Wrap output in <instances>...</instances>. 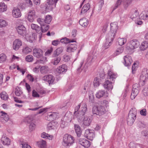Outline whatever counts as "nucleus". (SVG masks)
Returning a JSON list of instances; mask_svg holds the SVG:
<instances>
[{
	"label": "nucleus",
	"instance_id": "39448f33",
	"mask_svg": "<svg viewBox=\"0 0 148 148\" xmlns=\"http://www.w3.org/2000/svg\"><path fill=\"white\" fill-rule=\"evenodd\" d=\"M116 34L109 31L106 37V42L105 43V46H110L111 45L115 36Z\"/></svg>",
	"mask_w": 148,
	"mask_h": 148
},
{
	"label": "nucleus",
	"instance_id": "774afa93",
	"mask_svg": "<svg viewBox=\"0 0 148 148\" xmlns=\"http://www.w3.org/2000/svg\"><path fill=\"white\" fill-rule=\"evenodd\" d=\"M21 145H22V148H32L31 147L26 143H23Z\"/></svg>",
	"mask_w": 148,
	"mask_h": 148
},
{
	"label": "nucleus",
	"instance_id": "b1692460",
	"mask_svg": "<svg viewBox=\"0 0 148 148\" xmlns=\"http://www.w3.org/2000/svg\"><path fill=\"white\" fill-rule=\"evenodd\" d=\"M60 42L62 44H67L70 42H75L76 41L74 39L71 40L66 37H64L60 40Z\"/></svg>",
	"mask_w": 148,
	"mask_h": 148
},
{
	"label": "nucleus",
	"instance_id": "2eb2a0df",
	"mask_svg": "<svg viewBox=\"0 0 148 148\" xmlns=\"http://www.w3.org/2000/svg\"><path fill=\"white\" fill-rule=\"evenodd\" d=\"M0 113H1V118L2 122L3 123L7 122L9 119V116L7 113L3 111H1Z\"/></svg>",
	"mask_w": 148,
	"mask_h": 148
},
{
	"label": "nucleus",
	"instance_id": "f03ea898",
	"mask_svg": "<svg viewBox=\"0 0 148 148\" xmlns=\"http://www.w3.org/2000/svg\"><path fill=\"white\" fill-rule=\"evenodd\" d=\"M136 110L135 108H132L130 111L127 118V124L131 125L133 124L136 118Z\"/></svg>",
	"mask_w": 148,
	"mask_h": 148
},
{
	"label": "nucleus",
	"instance_id": "69168bd1",
	"mask_svg": "<svg viewBox=\"0 0 148 148\" xmlns=\"http://www.w3.org/2000/svg\"><path fill=\"white\" fill-rule=\"evenodd\" d=\"M56 114L54 113H50V114H48V118H49V120H52L54 118V116Z\"/></svg>",
	"mask_w": 148,
	"mask_h": 148
},
{
	"label": "nucleus",
	"instance_id": "412c9836",
	"mask_svg": "<svg viewBox=\"0 0 148 148\" xmlns=\"http://www.w3.org/2000/svg\"><path fill=\"white\" fill-rule=\"evenodd\" d=\"M33 52L34 56L37 58L41 57L42 54V51L40 49H34Z\"/></svg>",
	"mask_w": 148,
	"mask_h": 148
},
{
	"label": "nucleus",
	"instance_id": "423d86ee",
	"mask_svg": "<svg viewBox=\"0 0 148 148\" xmlns=\"http://www.w3.org/2000/svg\"><path fill=\"white\" fill-rule=\"evenodd\" d=\"M148 78V69H144L142 71L140 79V82H141L143 83L142 85H144V83L147 80Z\"/></svg>",
	"mask_w": 148,
	"mask_h": 148
},
{
	"label": "nucleus",
	"instance_id": "1a4fd4ad",
	"mask_svg": "<svg viewBox=\"0 0 148 148\" xmlns=\"http://www.w3.org/2000/svg\"><path fill=\"white\" fill-rule=\"evenodd\" d=\"M79 143L85 148H88L90 145V141L85 138H81L78 140Z\"/></svg>",
	"mask_w": 148,
	"mask_h": 148
},
{
	"label": "nucleus",
	"instance_id": "e433bc0d",
	"mask_svg": "<svg viewBox=\"0 0 148 148\" xmlns=\"http://www.w3.org/2000/svg\"><path fill=\"white\" fill-rule=\"evenodd\" d=\"M135 48L134 47H126L125 52L126 53L131 54L134 52Z\"/></svg>",
	"mask_w": 148,
	"mask_h": 148
},
{
	"label": "nucleus",
	"instance_id": "a211bd4d",
	"mask_svg": "<svg viewBox=\"0 0 148 148\" xmlns=\"http://www.w3.org/2000/svg\"><path fill=\"white\" fill-rule=\"evenodd\" d=\"M25 36L27 40L29 41L30 42H34L36 39L35 34L34 33L30 34H27Z\"/></svg>",
	"mask_w": 148,
	"mask_h": 148
},
{
	"label": "nucleus",
	"instance_id": "de8ad7c7",
	"mask_svg": "<svg viewBox=\"0 0 148 148\" xmlns=\"http://www.w3.org/2000/svg\"><path fill=\"white\" fill-rule=\"evenodd\" d=\"M1 97L4 100H6L8 98V95L5 91H3L1 93Z\"/></svg>",
	"mask_w": 148,
	"mask_h": 148
},
{
	"label": "nucleus",
	"instance_id": "e2e57ef3",
	"mask_svg": "<svg viewBox=\"0 0 148 148\" xmlns=\"http://www.w3.org/2000/svg\"><path fill=\"white\" fill-rule=\"evenodd\" d=\"M37 22L39 23L41 25V26L46 24L45 20L43 19L38 18L37 20Z\"/></svg>",
	"mask_w": 148,
	"mask_h": 148
},
{
	"label": "nucleus",
	"instance_id": "dca6fc26",
	"mask_svg": "<svg viewBox=\"0 0 148 148\" xmlns=\"http://www.w3.org/2000/svg\"><path fill=\"white\" fill-rule=\"evenodd\" d=\"M67 70V66L65 64L59 66L56 69L57 72L59 74L65 73Z\"/></svg>",
	"mask_w": 148,
	"mask_h": 148
},
{
	"label": "nucleus",
	"instance_id": "8fccbe9b",
	"mask_svg": "<svg viewBox=\"0 0 148 148\" xmlns=\"http://www.w3.org/2000/svg\"><path fill=\"white\" fill-rule=\"evenodd\" d=\"M127 40L126 38H119L118 42L119 45L122 46L126 42Z\"/></svg>",
	"mask_w": 148,
	"mask_h": 148
},
{
	"label": "nucleus",
	"instance_id": "603ef678",
	"mask_svg": "<svg viewBox=\"0 0 148 148\" xmlns=\"http://www.w3.org/2000/svg\"><path fill=\"white\" fill-rule=\"evenodd\" d=\"M32 51V49L29 48V47H25L23 49V53L25 54L31 52Z\"/></svg>",
	"mask_w": 148,
	"mask_h": 148
},
{
	"label": "nucleus",
	"instance_id": "a19ab883",
	"mask_svg": "<svg viewBox=\"0 0 148 148\" xmlns=\"http://www.w3.org/2000/svg\"><path fill=\"white\" fill-rule=\"evenodd\" d=\"M61 60V58L60 57H55L51 61V63L54 65H57L60 61Z\"/></svg>",
	"mask_w": 148,
	"mask_h": 148
},
{
	"label": "nucleus",
	"instance_id": "c03bdc74",
	"mask_svg": "<svg viewBox=\"0 0 148 148\" xmlns=\"http://www.w3.org/2000/svg\"><path fill=\"white\" fill-rule=\"evenodd\" d=\"M41 31L42 32H45L49 29V25L46 24L41 26Z\"/></svg>",
	"mask_w": 148,
	"mask_h": 148
},
{
	"label": "nucleus",
	"instance_id": "3c124183",
	"mask_svg": "<svg viewBox=\"0 0 148 148\" xmlns=\"http://www.w3.org/2000/svg\"><path fill=\"white\" fill-rule=\"evenodd\" d=\"M100 79L97 77H95L93 81V84L95 87H97L100 84Z\"/></svg>",
	"mask_w": 148,
	"mask_h": 148
},
{
	"label": "nucleus",
	"instance_id": "a878e982",
	"mask_svg": "<svg viewBox=\"0 0 148 148\" xmlns=\"http://www.w3.org/2000/svg\"><path fill=\"white\" fill-rule=\"evenodd\" d=\"M57 1L56 0H47V3L46 4V9H51L50 5L56 3Z\"/></svg>",
	"mask_w": 148,
	"mask_h": 148
},
{
	"label": "nucleus",
	"instance_id": "4c0bfd02",
	"mask_svg": "<svg viewBox=\"0 0 148 148\" xmlns=\"http://www.w3.org/2000/svg\"><path fill=\"white\" fill-rule=\"evenodd\" d=\"M8 22L3 19H0V28H4L8 25Z\"/></svg>",
	"mask_w": 148,
	"mask_h": 148
},
{
	"label": "nucleus",
	"instance_id": "58836bf2",
	"mask_svg": "<svg viewBox=\"0 0 148 148\" xmlns=\"http://www.w3.org/2000/svg\"><path fill=\"white\" fill-rule=\"evenodd\" d=\"M106 94V92L104 90H100L97 92L96 94V97L99 99L104 96Z\"/></svg>",
	"mask_w": 148,
	"mask_h": 148
},
{
	"label": "nucleus",
	"instance_id": "9b49d317",
	"mask_svg": "<svg viewBox=\"0 0 148 148\" xmlns=\"http://www.w3.org/2000/svg\"><path fill=\"white\" fill-rule=\"evenodd\" d=\"M37 17L35 14V11L34 10H30L28 13L27 19L30 22L33 21L34 19Z\"/></svg>",
	"mask_w": 148,
	"mask_h": 148
},
{
	"label": "nucleus",
	"instance_id": "f8f14e48",
	"mask_svg": "<svg viewBox=\"0 0 148 148\" xmlns=\"http://www.w3.org/2000/svg\"><path fill=\"white\" fill-rule=\"evenodd\" d=\"M42 80L47 82L49 84H52L54 82V78L52 75H49L44 76L42 78Z\"/></svg>",
	"mask_w": 148,
	"mask_h": 148
},
{
	"label": "nucleus",
	"instance_id": "052dcab7",
	"mask_svg": "<svg viewBox=\"0 0 148 148\" xmlns=\"http://www.w3.org/2000/svg\"><path fill=\"white\" fill-rule=\"evenodd\" d=\"M46 142L43 140H42L40 142V148H46Z\"/></svg>",
	"mask_w": 148,
	"mask_h": 148
},
{
	"label": "nucleus",
	"instance_id": "6ab92c4d",
	"mask_svg": "<svg viewBox=\"0 0 148 148\" xmlns=\"http://www.w3.org/2000/svg\"><path fill=\"white\" fill-rule=\"evenodd\" d=\"M118 28V27L117 22H114L111 23L110 24V31L116 34Z\"/></svg>",
	"mask_w": 148,
	"mask_h": 148
},
{
	"label": "nucleus",
	"instance_id": "49530a36",
	"mask_svg": "<svg viewBox=\"0 0 148 148\" xmlns=\"http://www.w3.org/2000/svg\"><path fill=\"white\" fill-rule=\"evenodd\" d=\"M129 147L130 148H139L141 147V145L139 144L132 142L130 143Z\"/></svg>",
	"mask_w": 148,
	"mask_h": 148
},
{
	"label": "nucleus",
	"instance_id": "f3484780",
	"mask_svg": "<svg viewBox=\"0 0 148 148\" xmlns=\"http://www.w3.org/2000/svg\"><path fill=\"white\" fill-rule=\"evenodd\" d=\"M12 14L13 17L16 18L20 17L21 15L20 9L17 8H14L12 10Z\"/></svg>",
	"mask_w": 148,
	"mask_h": 148
},
{
	"label": "nucleus",
	"instance_id": "bf43d9fd",
	"mask_svg": "<svg viewBox=\"0 0 148 148\" xmlns=\"http://www.w3.org/2000/svg\"><path fill=\"white\" fill-rule=\"evenodd\" d=\"M25 60L27 62H31L33 60V57L32 56H27L25 58Z\"/></svg>",
	"mask_w": 148,
	"mask_h": 148
},
{
	"label": "nucleus",
	"instance_id": "9d476101",
	"mask_svg": "<svg viewBox=\"0 0 148 148\" xmlns=\"http://www.w3.org/2000/svg\"><path fill=\"white\" fill-rule=\"evenodd\" d=\"M113 82H111L109 79L106 80L104 83L103 86L106 89L108 90H112L113 87Z\"/></svg>",
	"mask_w": 148,
	"mask_h": 148
},
{
	"label": "nucleus",
	"instance_id": "bb28decb",
	"mask_svg": "<svg viewBox=\"0 0 148 148\" xmlns=\"http://www.w3.org/2000/svg\"><path fill=\"white\" fill-rule=\"evenodd\" d=\"M90 8V4L88 3H87L84 5L82 7L80 14H83L86 12Z\"/></svg>",
	"mask_w": 148,
	"mask_h": 148
},
{
	"label": "nucleus",
	"instance_id": "4d7b16f0",
	"mask_svg": "<svg viewBox=\"0 0 148 148\" xmlns=\"http://www.w3.org/2000/svg\"><path fill=\"white\" fill-rule=\"evenodd\" d=\"M104 4L103 0H100L99 3V7L98 12H100Z\"/></svg>",
	"mask_w": 148,
	"mask_h": 148
},
{
	"label": "nucleus",
	"instance_id": "f704fd0d",
	"mask_svg": "<svg viewBox=\"0 0 148 148\" xmlns=\"http://www.w3.org/2000/svg\"><path fill=\"white\" fill-rule=\"evenodd\" d=\"M139 42L136 39L132 40L127 44L128 45H131L132 46H139Z\"/></svg>",
	"mask_w": 148,
	"mask_h": 148
},
{
	"label": "nucleus",
	"instance_id": "7c9ffc66",
	"mask_svg": "<svg viewBox=\"0 0 148 148\" xmlns=\"http://www.w3.org/2000/svg\"><path fill=\"white\" fill-rule=\"evenodd\" d=\"M31 27L32 29L33 30H35L37 33L39 34L41 33V28L37 25L34 24H32L31 25Z\"/></svg>",
	"mask_w": 148,
	"mask_h": 148
},
{
	"label": "nucleus",
	"instance_id": "6e6552de",
	"mask_svg": "<svg viewBox=\"0 0 148 148\" xmlns=\"http://www.w3.org/2000/svg\"><path fill=\"white\" fill-rule=\"evenodd\" d=\"M85 137L87 139L92 140H93L95 137L94 131L93 130L87 129L85 130L84 134Z\"/></svg>",
	"mask_w": 148,
	"mask_h": 148
},
{
	"label": "nucleus",
	"instance_id": "79ce46f5",
	"mask_svg": "<svg viewBox=\"0 0 148 148\" xmlns=\"http://www.w3.org/2000/svg\"><path fill=\"white\" fill-rule=\"evenodd\" d=\"M49 71V68L46 66H42L40 68V71L42 73H47Z\"/></svg>",
	"mask_w": 148,
	"mask_h": 148
},
{
	"label": "nucleus",
	"instance_id": "680f3d73",
	"mask_svg": "<svg viewBox=\"0 0 148 148\" xmlns=\"http://www.w3.org/2000/svg\"><path fill=\"white\" fill-rule=\"evenodd\" d=\"M71 57L69 56L66 55H64L63 57V60L64 62H68L69 61Z\"/></svg>",
	"mask_w": 148,
	"mask_h": 148
},
{
	"label": "nucleus",
	"instance_id": "0e129e2a",
	"mask_svg": "<svg viewBox=\"0 0 148 148\" xmlns=\"http://www.w3.org/2000/svg\"><path fill=\"white\" fill-rule=\"evenodd\" d=\"M15 93L16 96H19L22 94V92L19 88H16Z\"/></svg>",
	"mask_w": 148,
	"mask_h": 148
},
{
	"label": "nucleus",
	"instance_id": "20e7f679",
	"mask_svg": "<svg viewBox=\"0 0 148 148\" xmlns=\"http://www.w3.org/2000/svg\"><path fill=\"white\" fill-rule=\"evenodd\" d=\"M105 107L100 105L99 106H94L92 109V112L93 114L101 115L104 114L106 112Z\"/></svg>",
	"mask_w": 148,
	"mask_h": 148
},
{
	"label": "nucleus",
	"instance_id": "338daca9",
	"mask_svg": "<svg viewBox=\"0 0 148 148\" xmlns=\"http://www.w3.org/2000/svg\"><path fill=\"white\" fill-rule=\"evenodd\" d=\"M36 127L35 124L33 123H30L29 125V129L30 131H32L35 130Z\"/></svg>",
	"mask_w": 148,
	"mask_h": 148
},
{
	"label": "nucleus",
	"instance_id": "393cba45",
	"mask_svg": "<svg viewBox=\"0 0 148 148\" xmlns=\"http://www.w3.org/2000/svg\"><path fill=\"white\" fill-rule=\"evenodd\" d=\"M134 85H133V88L131 95V98L132 99H134L139 93L138 90L136 88H134Z\"/></svg>",
	"mask_w": 148,
	"mask_h": 148
},
{
	"label": "nucleus",
	"instance_id": "13d9d810",
	"mask_svg": "<svg viewBox=\"0 0 148 148\" xmlns=\"http://www.w3.org/2000/svg\"><path fill=\"white\" fill-rule=\"evenodd\" d=\"M76 47H67L66 51L68 52H74L77 49Z\"/></svg>",
	"mask_w": 148,
	"mask_h": 148
},
{
	"label": "nucleus",
	"instance_id": "2f4dec72",
	"mask_svg": "<svg viewBox=\"0 0 148 148\" xmlns=\"http://www.w3.org/2000/svg\"><path fill=\"white\" fill-rule=\"evenodd\" d=\"M124 50V47H118L114 54V56H115L122 53L123 51Z\"/></svg>",
	"mask_w": 148,
	"mask_h": 148
},
{
	"label": "nucleus",
	"instance_id": "6e6d98bb",
	"mask_svg": "<svg viewBox=\"0 0 148 148\" xmlns=\"http://www.w3.org/2000/svg\"><path fill=\"white\" fill-rule=\"evenodd\" d=\"M47 61V60L46 58L44 57L41 59L40 61L37 60V61L34 63V64H35L37 63H45Z\"/></svg>",
	"mask_w": 148,
	"mask_h": 148
},
{
	"label": "nucleus",
	"instance_id": "aec40b11",
	"mask_svg": "<svg viewBox=\"0 0 148 148\" xmlns=\"http://www.w3.org/2000/svg\"><path fill=\"white\" fill-rule=\"evenodd\" d=\"M117 74L114 72L112 70H109L108 73V78L112 79V81H113L117 77Z\"/></svg>",
	"mask_w": 148,
	"mask_h": 148
},
{
	"label": "nucleus",
	"instance_id": "473e14b6",
	"mask_svg": "<svg viewBox=\"0 0 148 148\" xmlns=\"http://www.w3.org/2000/svg\"><path fill=\"white\" fill-rule=\"evenodd\" d=\"M75 132L78 137L80 136L82 134V131L80 126L77 124L75 125Z\"/></svg>",
	"mask_w": 148,
	"mask_h": 148
},
{
	"label": "nucleus",
	"instance_id": "09e8293b",
	"mask_svg": "<svg viewBox=\"0 0 148 148\" xmlns=\"http://www.w3.org/2000/svg\"><path fill=\"white\" fill-rule=\"evenodd\" d=\"M7 57L4 53L0 54V63H3L5 62L6 60Z\"/></svg>",
	"mask_w": 148,
	"mask_h": 148
},
{
	"label": "nucleus",
	"instance_id": "4468645a",
	"mask_svg": "<svg viewBox=\"0 0 148 148\" xmlns=\"http://www.w3.org/2000/svg\"><path fill=\"white\" fill-rule=\"evenodd\" d=\"M124 64L125 66H129L132 62V60L130 56L126 55L124 58Z\"/></svg>",
	"mask_w": 148,
	"mask_h": 148
},
{
	"label": "nucleus",
	"instance_id": "864d4df0",
	"mask_svg": "<svg viewBox=\"0 0 148 148\" xmlns=\"http://www.w3.org/2000/svg\"><path fill=\"white\" fill-rule=\"evenodd\" d=\"M52 19V18L51 16L48 15L46 16L45 20V23L47 24H49L51 22Z\"/></svg>",
	"mask_w": 148,
	"mask_h": 148
},
{
	"label": "nucleus",
	"instance_id": "c9c22d12",
	"mask_svg": "<svg viewBox=\"0 0 148 148\" xmlns=\"http://www.w3.org/2000/svg\"><path fill=\"white\" fill-rule=\"evenodd\" d=\"M41 137L43 138L48 139L49 140H52L53 138V136L49 135L44 132L41 134Z\"/></svg>",
	"mask_w": 148,
	"mask_h": 148
},
{
	"label": "nucleus",
	"instance_id": "7ed1b4c3",
	"mask_svg": "<svg viewBox=\"0 0 148 148\" xmlns=\"http://www.w3.org/2000/svg\"><path fill=\"white\" fill-rule=\"evenodd\" d=\"M63 144L65 146H70L74 143V138L70 135L66 134L63 139Z\"/></svg>",
	"mask_w": 148,
	"mask_h": 148
},
{
	"label": "nucleus",
	"instance_id": "cd10ccee",
	"mask_svg": "<svg viewBox=\"0 0 148 148\" xmlns=\"http://www.w3.org/2000/svg\"><path fill=\"white\" fill-rule=\"evenodd\" d=\"M79 23L81 25L84 27L87 26L88 23L87 19L85 18L81 19Z\"/></svg>",
	"mask_w": 148,
	"mask_h": 148
},
{
	"label": "nucleus",
	"instance_id": "4be33fe9",
	"mask_svg": "<svg viewBox=\"0 0 148 148\" xmlns=\"http://www.w3.org/2000/svg\"><path fill=\"white\" fill-rule=\"evenodd\" d=\"M3 144L5 145H9L10 144V139L5 136H3L1 139Z\"/></svg>",
	"mask_w": 148,
	"mask_h": 148
},
{
	"label": "nucleus",
	"instance_id": "37998d69",
	"mask_svg": "<svg viewBox=\"0 0 148 148\" xmlns=\"http://www.w3.org/2000/svg\"><path fill=\"white\" fill-rule=\"evenodd\" d=\"M22 45V41L20 39H18L14 41L13 46H21Z\"/></svg>",
	"mask_w": 148,
	"mask_h": 148
},
{
	"label": "nucleus",
	"instance_id": "0eeeda50",
	"mask_svg": "<svg viewBox=\"0 0 148 148\" xmlns=\"http://www.w3.org/2000/svg\"><path fill=\"white\" fill-rule=\"evenodd\" d=\"M16 29L19 34L23 36H25L27 34L26 29L23 25H20L16 27Z\"/></svg>",
	"mask_w": 148,
	"mask_h": 148
},
{
	"label": "nucleus",
	"instance_id": "5701e85b",
	"mask_svg": "<svg viewBox=\"0 0 148 148\" xmlns=\"http://www.w3.org/2000/svg\"><path fill=\"white\" fill-rule=\"evenodd\" d=\"M83 118V119H82L83 124L85 126H89L91 122V120L87 116H84Z\"/></svg>",
	"mask_w": 148,
	"mask_h": 148
},
{
	"label": "nucleus",
	"instance_id": "5fc2aeb1",
	"mask_svg": "<svg viewBox=\"0 0 148 148\" xmlns=\"http://www.w3.org/2000/svg\"><path fill=\"white\" fill-rule=\"evenodd\" d=\"M83 64V62H81L80 63L81 66H80V67L77 69V71H78V72L80 73V72H81L82 71H83L84 72L86 71V69L87 68V66H86V67H85L84 68H83L82 69H81V68L82 66V65Z\"/></svg>",
	"mask_w": 148,
	"mask_h": 148
},
{
	"label": "nucleus",
	"instance_id": "c756f323",
	"mask_svg": "<svg viewBox=\"0 0 148 148\" xmlns=\"http://www.w3.org/2000/svg\"><path fill=\"white\" fill-rule=\"evenodd\" d=\"M133 0H124L122 1V4L124 9H126L132 3Z\"/></svg>",
	"mask_w": 148,
	"mask_h": 148
},
{
	"label": "nucleus",
	"instance_id": "c85d7f7f",
	"mask_svg": "<svg viewBox=\"0 0 148 148\" xmlns=\"http://www.w3.org/2000/svg\"><path fill=\"white\" fill-rule=\"evenodd\" d=\"M139 18L144 20H147L148 19V11L142 12L139 15Z\"/></svg>",
	"mask_w": 148,
	"mask_h": 148
},
{
	"label": "nucleus",
	"instance_id": "f257e3e1",
	"mask_svg": "<svg viewBox=\"0 0 148 148\" xmlns=\"http://www.w3.org/2000/svg\"><path fill=\"white\" fill-rule=\"evenodd\" d=\"M80 106V103L75 107L73 117V119L77 118L79 122L82 121L87 110V105L86 104L84 103L78 111Z\"/></svg>",
	"mask_w": 148,
	"mask_h": 148
},
{
	"label": "nucleus",
	"instance_id": "ea45409f",
	"mask_svg": "<svg viewBox=\"0 0 148 148\" xmlns=\"http://www.w3.org/2000/svg\"><path fill=\"white\" fill-rule=\"evenodd\" d=\"M63 51V49L62 47H60L58 48L54 52L53 56L54 57H56L59 55Z\"/></svg>",
	"mask_w": 148,
	"mask_h": 148
},
{
	"label": "nucleus",
	"instance_id": "72a5a7b5",
	"mask_svg": "<svg viewBox=\"0 0 148 148\" xmlns=\"http://www.w3.org/2000/svg\"><path fill=\"white\" fill-rule=\"evenodd\" d=\"M7 10V7L6 5L3 2L0 3V12H3L6 11Z\"/></svg>",
	"mask_w": 148,
	"mask_h": 148
},
{
	"label": "nucleus",
	"instance_id": "ddd939ff",
	"mask_svg": "<svg viewBox=\"0 0 148 148\" xmlns=\"http://www.w3.org/2000/svg\"><path fill=\"white\" fill-rule=\"evenodd\" d=\"M139 15V13L138 10L135 9H132L129 14V16L133 20L136 18Z\"/></svg>",
	"mask_w": 148,
	"mask_h": 148
},
{
	"label": "nucleus",
	"instance_id": "a18cd8bd",
	"mask_svg": "<svg viewBox=\"0 0 148 148\" xmlns=\"http://www.w3.org/2000/svg\"><path fill=\"white\" fill-rule=\"evenodd\" d=\"M72 115V114L70 113H67L65 114L64 118L65 120H66V121L68 122H71Z\"/></svg>",
	"mask_w": 148,
	"mask_h": 148
}]
</instances>
